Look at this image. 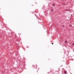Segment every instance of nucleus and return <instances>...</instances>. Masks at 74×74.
<instances>
[{
    "label": "nucleus",
    "mask_w": 74,
    "mask_h": 74,
    "mask_svg": "<svg viewBox=\"0 0 74 74\" xmlns=\"http://www.w3.org/2000/svg\"><path fill=\"white\" fill-rule=\"evenodd\" d=\"M66 73H67V72L66 71H65L64 72V73H65V74H66Z\"/></svg>",
    "instance_id": "f257e3e1"
},
{
    "label": "nucleus",
    "mask_w": 74,
    "mask_h": 74,
    "mask_svg": "<svg viewBox=\"0 0 74 74\" xmlns=\"http://www.w3.org/2000/svg\"><path fill=\"white\" fill-rule=\"evenodd\" d=\"M67 40H66V41H65V43H67Z\"/></svg>",
    "instance_id": "f03ea898"
},
{
    "label": "nucleus",
    "mask_w": 74,
    "mask_h": 74,
    "mask_svg": "<svg viewBox=\"0 0 74 74\" xmlns=\"http://www.w3.org/2000/svg\"><path fill=\"white\" fill-rule=\"evenodd\" d=\"M51 11H53V9H51Z\"/></svg>",
    "instance_id": "7ed1b4c3"
},
{
    "label": "nucleus",
    "mask_w": 74,
    "mask_h": 74,
    "mask_svg": "<svg viewBox=\"0 0 74 74\" xmlns=\"http://www.w3.org/2000/svg\"><path fill=\"white\" fill-rule=\"evenodd\" d=\"M73 45H74V43H73Z\"/></svg>",
    "instance_id": "20e7f679"
},
{
    "label": "nucleus",
    "mask_w": 74,
    "mask_h": 74,
    "mask_svg": "<svg viewBox=\"0 0 74 74\" xmlns=\"http://www.w3.org/2000/svg\"><path fill=\"white\" fill-rule=\"evenodd\" d=\"M52 45L53 44V43H52Z\"/></svg>",
    "instance_id": "39448f33"
},
{
    "label": "nucleus",
    "mask_w": 74,
    "mask_h": 74,
    "mask_svg": "<svg viewBox=\"0 0 74 74\" xmlns=\"http://www.w3.org/2000/svg\"><path fill=\"white\" fill-rule=\"evenodd\" d=\"M32 66H34V65H32Z\"/></svg>",
    "instance_id": "423d86ee"
},
{
    "label": "nucleus",
    "mask_w": 74,
    "mask_h": 74,
    "mask_svg": "<svg viewBox=\"0 0 74 74\" xmlns=\"http://www.w3.org/2000/svg\"><path fill=\"white\" fill-rule=\"evenodd\" d=\"M54 5H55V4H54Z\"/></svg>",
    "instance_id": "0eeeda50"
}]
</instances>
